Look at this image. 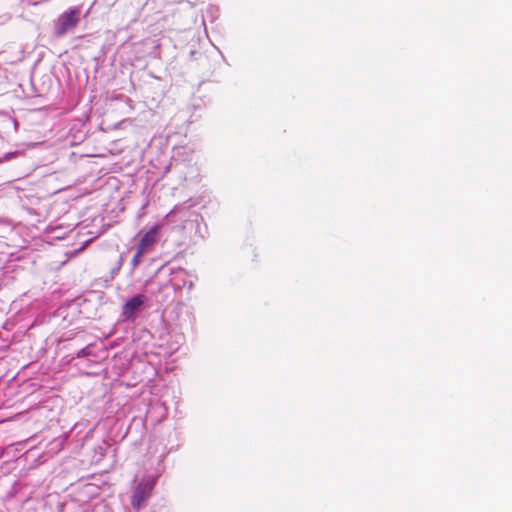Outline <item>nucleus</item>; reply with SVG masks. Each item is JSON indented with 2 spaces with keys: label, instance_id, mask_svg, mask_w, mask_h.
Wrapping results in <instances>:
<instances>
[{
  "label": "nucleus",
  "instance_id": "obj_1",
  "mask_svg": "<svg viewBox=\"0 0 512 512\" xmlns=\"http://www.w3.org/2000/svg\"><path fill=\"white\" fill-rule=\"evenodd\" d=\"M155 484L156 478L151 476L142 479L138 483L131 496V505L135 510L139 511L147 505V502L154 490Z\"/></svg>",
  "mask_w": 512,
  "mask_h": 512
},
{
  "label": "nucleus",
  "instance_id": "obj_2",
  "mask_svg": "<svg viewBox=\"0 0 512 512\" xmlns=\"http://www.w3.org/2000/svg\"><path fill=\"white\" fill-rule=\"evenodd\" d=\"M81 9L72 7L59 15L54 24V33L56 36H63L73 30L80 21Z\"/></svg>",
  "mask_w": 512,
  "mask_h": 512
},
{
  "label": "nucleus",
  "instance_id": "obj_3",
  "mask_svg": "<svg viewBox=\"0 0 512 512\" xmlns=\"http://www.w3.org/2000/svg\"><path fill=\"white\" fill-rule=\"evenodd\" d=\"M157 238L158 226H154L141 237L137 247L138 256H142L147 250H149L157 242Z\"/></svg>",
  "mask_w": 512,
  "mask_h": 512
},
{
  "label": "nucleus",
  "instance_id": "obj_4",
  "mask_svg": "<svg viewBox=\"0 0 512 512\" xmlns=\"http://www.w3.org/2000/svg\"><path fill=\"white\" fill-rule=\"evenodd\" d=\"M144 299L143 295H136L129 299L123 306V314L126 316L133 315L144 303Z\"/></svg>",
  "mask_w": 512,
  "mask_h": 512
},
{
  "label": "nucleus",
  "instance_id": "obj_5",
  "mask_svg": "<svg viewBox=\"0 0 512 512\" xmlns=\"http://www.w3.org/2000/svg\"><path fill=\"white\" fill-rule=\"evenodd\" d=\"M140 258H141V256H138V250H137L136 254L134 255V257L132 259L133 266H137L139 264Z\"/></svg>",
  "mask_w": 512,
  "mask_h": 512
}]
</instances>
